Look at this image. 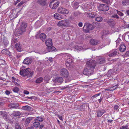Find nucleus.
<instances>
[{"label": "nucleus", "instance_id": "dca6fc26", "mask_svg": "<svg viewBox=\"0 0 129 129\" xmlns=\"http://www.w3.org/2000/svg\"><path fill=\"white\" fill-rule=\"evenodd\" d=\"M87 16L89 18L92 19L96 18L97 16V14L95 12L89 13L87 14Z\"/></svg>", "mask_w": 129, "mask_h": 129}, {"label": "nucleus", "instance_id": "c85d7f7f", "mask_svg": "<svg viewBox=\"0 0 129 129\" xmlns=\"http://www.w3.org/2000/svg\"><path fill=\"white\" fill-rule=\"evenodd\" d=\"M99 41L97 40L94 39H91L90 40V44L93 45H95L98 44L99 43Z\"/></svg>", "mask_w": 129, "mask_h": 129}, {"label": "nucleus", "instance_id": "0eeeda50", "mask_svg": "<svg viewBox=\"0 0 129 129\" xmlns=\"http://www.w3.org/2000/svg\"><path fill=\"white\" fill-rule=\"evenodd\" d=\"M93 28L92 25L88 23H85L83 28V30L85 31H86L87 32L88 31L90 30H92Z\"/></svg>", "mask_w": 129, "mask_h": 129}, {"label": "nucleus", "instance_id": "79ce46f5", "mask_svg": "<svg viewBox=\"0 0 129 129\" xmlns=\"http://www.w3.org/2000/svg\"><path fill=\"white\" fill-rule=\"evenodd\" d=\"M18 42L17 39H13L11 40V45L13 46L14 44Z\"/></svg>", "mask_w": 129, "mask_h": 129}, {"label": "nucleus", "instance_id": "69168bd1", "mask_svg": "<svg viewBox=\"0 0 129 129\" xmlns=\"http://www.w3.org/2000/svg\"><path fill=\"white\" fill-rule=\"evenodd\" d=\"M44 126V125L43 124H41L39 127V128L40 129H42Z\"/></svg>", "mask_w": 129, "mask_h": 129}, {"label": "nucleus", "instance_id": "39448f33", "mask_svg": "<svg viewBox=\"0 0 129 129\" xmlns=\"http://www.w3.org/2000/svg\"><path fill=\"white\" fill-rule=\"evenodd\" d=\"M94 70L86 66L85 68L83 71V73L84 74L87 75H90L93 74Z\"/></svg>", "mask_w": 129, "mask_h": 129}, {"label": "nucleus", "instance_id": "6e6d98bb", "mask_svg": "<svg viewBox=\"0 0 129 129\" xmlns=\"http://www.w3.org/2000/svg\"><path fill=\"white\" fill-rule=\"evenodd\" d=\"M101 95V93H98L96 94H95V95H93L92 96V97H94V98H96V97L100 95Z\"/></svg>", "mask_w": 129, "mask_h": 129}, {"label": "nucleus", "instance_id": "e433bc0d", "mask_svg": "<svg viewBox=\"0 0 129 129\" xmlns=\"http://www.w3.org/2000/svg\"><path fill=\"white\" fill-rule=\"evenodd\" d=\"M43 120V119L42 117H37L34 119V121H39L40 122L42 121Z\"/></svg>", "mask_w": 129, "mask_h": 129}, {"label": "nucleus", "instance_id": "09e8293b", "mask_svg": "<svg viewBox=\"0 0 129 129\" xmlns=\"http://www.w3.org/2000/svg\"><path fill=\"white\" fill-rule=\"evenodd\" d=\"M103 2L106 3L108 4H110V2L109 0H103Z\"/></svg>", "mask_w": 129, "mask_h": 129}, {"label": "nucleus", "instance_id": "680f3d73", "mask_svg": "<svg viewBox=\"0 0 129 129\" xmlns=\"http://www.w3.org/2000/svg\"><path fill=\"white\" fill-rule=\"evenodd\" d=\"M5 93L7 95H9L10 93V92L7 90L5 91Z\"/></svg>", "mask_w": 129, "mask_h": 129}, {"label": "nucleus", "instance_id": "37998d69", "mask_svg": "<svg viewBox=\"0 0 129 129\" xmlns=\"http://www.w3.org/2000/svg\"><path fill=\"white\" fill-rule=\"evenodd\" d=\"M2 114V117H3L5 119H7V113L6 112L3 111Z\"/></svg>", "mask_w": 129, "mask_h": 129}, {"label": "nucleus", "instance_id": "c756f323", "mask_svg": "<svg viewBox=\"0 0 129 129\" xmlns=\"http://www.w3.org/2000/svg\"><path fill=\"white\" fill-rule=\"evenodd\" d=\"M49 47H47L46 49L47 51L45 53L50 52H52L53 51L55 50V48L54 47L49 46Z\"/></svg>", "mask_w": 129, "mask_h": 129}, {"label": "nucleus", "instance_id": "20e7f679", "mask_svg": "<svg viewBox=\"0 0 129 129\" xmlns=\"http://www.w3.org/2000/svg\"><path fill=\"white\" fill-rule=\"evenodd\" d=\"M66 61L65 65L69 69H71L73 67V58L70 59L65 60Z\"/></svg>", "mask_w": 129, "mask_h": 129}, {"label": "nucleus", "instance_id": "1a4fd4ad", "mask_svg": "<svg viewBox=\"0 0 129 129\" xmlns=\"http://www.w3.org/2000/svg\"><path fill=\"white\" fill-rule=\"evenodd\" d=\"M60 75L63 77H67L68 76V72L67 69L63 68L60 70Z\"/></svg>", "mask_w": 129, "mask_h": 129}, {"label": "nucleus", "instance_id": "6ab92c4d", "mask_svg": "<svg viewBox=\"0 0 129 129\" xmlns=\"http://www.w3.org/2000/svg\"><path fill=\"white\" fill-rule=\"evenodd\" d=\"M107 23L111 26H113L115 24V22L113 19H109L107 21Z\"/></svg>", "mask_w": 129, "mask_h": 129}, {"label": "nucleus", "instance_id": "58836bf2", "mask_svg": "<svg viewBox=\"0 0 129 129\" xmlns=\"http://www.w3.org/2000/svg\"><path fill=\"white\" fill-rule=\"evenodd\" d=\"M78 3L76 2H74L73 4H72V6L73 7V8L75 9H77L79 6Z\"/></svg>", "mask_w": 129, "mask_h": 129}, {"label": "nucleus", "instance_id": "b1692460", "mask_svg": "<svg viewBox=\"0 0 129 129\" xmlns=\"http://www.w3.org/2000/svg\"><path fill=\"white\" fill-rule=\"evenodd\" d=\"M126 48L125 45L122 43H121L120 45L119 50L122 52H124L126 50Z\"/></svg>", "mask_w": 129, "mask_h": 129}, {"label": "nucleus", "instance_id": "0e129e2a", "mask_svg": "<svg viewBox=\"0 0 129 129\" xmlns=\"http://www.w3.org/2000/svg\"><path fill=\"white\" fill-rule=\"evenodd\" d=\"M58 117L59 118L60 120L62 121V117L61 116H60L58 115Z\"/></svg>", "mask_w": 129, "mask_h": 129}, {"label": "nucleus", "instance_id": "ea45409f", "mask_svg": "<svg viewBox=\"0 0 129 129\" xmlns=\"http://www.w3.org/2000/svg\"><path fill=\"white\" fill-rule=\"evenodd\" d=\"M43 80V78L42 77H40L38 78L36 80L37 83H39L42 82Z\"/></svg>", "mask_w": 129, "mask_h": 129}, {"label": "nucleus", "instance_id": "4468645a", "mask_svg": "<svg viewBox=\"0 0 129 129\" xmlns=\"http://www.w3.org/2000/svg\"><path fill=\"white\" fill-rule=\"evenodd\" d=\"M106 112V110L104 109H101L98 110L96 114L97 115L98 117H101L104 113Z\"/></svg>", "mask_w": 129, "mask_h": 129}, {"label": "nucleus", "instance_id": "4c0bfd02", "mask_svg": "<svg viewBox=\"0 0 129 129\" xmlns=\"http://www.w3.org/2000/svg\"><path fill=\"white\" fill-rule=\"evenodd\" d=\"M46 0H38V2L39 4L42 6H44L46 4Z\"/></svg>", "mask_w": 129, "mask_h": 129}, {"label": "nucleus", "instance_id": "603ef678", "mask_svg": "<svg viewBox=\"0 0 129 129\" xmlns=\"http://www.w3.org/2000/svg\"><path fill=\"white\" fill-rule=\"evenodd\" d=\"M117 87V85H115L114 86L112 87H111V89L112 90H115L116 89Z\"/></svg>", "mask_w": 129, "mask_h": 129}, {"label": "nucleus", "instance_id": "7c9ffc66", "mask_svg": "<svg viewBox=\"0 0 129 129\" xmlns=\"http://www.w3.org/2000/svg\"><path fill=\"white\" fill-rule=\"evenodd\" d=\"M63 55L65 60L69 59L73 57L71 56L70 54H69L65 53Z\"/></svg>", "mask_w": 129, "mask_h": 129}, {"label": "nucleus", "instance_id": "f03ea898", "mask_svg": "<svg viewBox=\"0 0 129 129\" xmlns=\"http://www.w3.org/2000/svg\"><path fill=\"white\" fill-rule=\"evenodd\" d=\"M96 64V61L92 60H90L87 61L86 66L94 70Z\"/></svg>", "mask_w": 129, "mask_h": 129}, {"label": "nucleus", "instance_id": "a18cd8bd", "mask_svg": "<svg viewBox=\"0 0 129 129\" xmlns=\"http://www.w3.org/2000/svg\"><path fill=\"white\" fill-rule=\"evenodd\" d=\"M15 129H21L20 126L18 123H16L15 124Z\"/></svg>", "mask_w": 129, "mask_h": 129}, {"label": "nucleus", "instance_id": "7ed1b4c3", "mask_svg": "<svg viewBox=\"0 0 129 129\" xmlns=\"http://www.w3.org/2000/svg\"><path fill=\"white\" fill-rule=\"evenodd\" d=\"M70 25L68 20H64L60 21L58 23V25L59 26L67 27Z\"/></svg>", "mask_w": 129, "mask_h": 129}, {"label": "nucleus", "instance_id": "a211bd4d", "mask_svg": "<svg viewBox=\"0 0 129 129\" xmlns=\"http://www.w3.org/2000/svg\"><path fill=\"white\" fill-rule=\"evenodd\" d=\"M45 44L47 47L49 46H52V41L51 39H49L47 40L45 42Z\"/></svg>", "mask_w": 129, "mask_h": 129}, {"label": "nucleus", "instance_id": "5701e85b", "mask_svg": "<svg viewBox=\"0 0 129 129\" xmlns=\"http://www.w3.org/2000/svg\"><path fill=\"white\" fill-rule=\"evenodd\" d=\"M2 42L4 43L6 47H7V45L9 44V41L6 37H4L3 38Z\"/></svg>", "mask_w": 129, "mask_h": 129}, {"label": "nucleus", "instance_id": "864d4df0", "mask_svg": "<svg viewBox=\"0 0 129 129\" xmlns=\"http://www.w3.org/2000/svg\"><path fill=\"white\" fill-rule=\"evenodd\" d=\"M128 1V0H125L124 1H123L122 2V4L123 5H126L127 4V2Z\"/></svg>", "mask_w": 129, "mask_h": 129}, {"label": "nucleus", "instance_id": "49530a36", "mask_svg": "<svg viewBox=\"0 0 129 129\" xmlns=\"http://www.w3.org/2000/svg\"><path fill=\"white\" fill-rule=\"evenodd\" d=\"M19 89L18 88L15 87L12 90L15 92H17L19 91Z\"/></svg>", "mask_w": 129, "mask_h": 129}, {"label": "nucleus", "instance_id": "f8f14e48", "mask_svg": "<svg viewBox=\"0 0 129 129\" xmlns=\"http://www.w3.org/2000/svg\"><path fill=\"white\" fill-rule=\"evenodd\" d=\"M32 59L30 57L26 58L24 60L23 63L25 64H30L32 62Z\"/></svg>", "mask_w": 129, "mask_h": 129}, {"label": "nucleus", "instance_id": "cd10ccee", "mask_svg": "<svg viewBox=\"0 0 129 129\" xmlns=\"http://www.w3.org/2000/svg\"><path fill=\"white\" fill-rule=\"evenodd\" d=\"M39 36L40 39L43 41L46 39V36L44 33L41 34Z\"/></svg>", "mask_w": 129, "mask_h": 129}, {"label": "nucleus", "instance_id": "2eb2a0df", "mask_svg": "<svg viewBox=\"0 0 129 129\" xmlns=\"http://www.w3.org/2000/svg\"><path fill=\"white\" fill-rule=\"evenodd\" d=\"M74 44L73 43H71V44L69 45L70 47H71V48H74L75 49L77 50L78 51H81L83 49V47L81 46L77 45L75 47H74L73 46Z\"/></svg>", "mask_w": 129, "mask_h": 129}, {"label": "nucleus", "instance_id": "774afa93", "mask_svg": "<svg viewBox=\"0 0 129 129\" xmlns=\"http://www.w3.org/2000/svg\"><path fill=\"white\" fill-rule=\"evenodd\" d=\"M26 129H34V128L33 126H32L30 127L27 128Z\"/></svg>", "mask_w": 129, "mask_h": 129}, {"label": "nucleus", "instance_id": "de8ad7c7", "mask_svg": "<svg viewBox=\"0 0 129 129\" xmlns=\"http://www.w3.org/2000/svg\"><path fill=\"white\" fill-rule=\"evenodd\" d=\"M128 126L126 125L124 126H122L120 127V129H128Z\"/></svg>", "mask_w": 129, "mask_h": 129}, {"label": "nucleus", "instance_id": "13d9d810", "mask_svg": "<svg viewBox=\"0 0 129 129\" xmlns=\"http://www.w3.org/2000/svg\"><path fill=\"white\" fill-rule=\"evenodd\" d=\"M83 23L81 22H79L78 24V25L80 27H82V26Z\"/></svg>", "mask_w": 129, "mask_h": 129}, {"label": "nucleus", "instance_id": "f3484780", "mask_svg": "<svg viewBox=\"0 0 129 129\" xmlns=\"http://www.w3.org/2000/svg\"><path fill=\"white\" fill-rule=\"evenodd\" d=\"M15 47L16 50L19 52L22 51L23 50L22 46L19 43L16 44L15 45Z\"/></svg>", "mask_w": 129, "mask_h": 129}, {"label": "nucleus", "instance_id": "9d476101", "mask_svg": "<svg viewBox=\"0 0 129 129\" xmlns=\"http://www.w3.org/2000/svg\"><path fill=\"white\" fill-rule=\"evenodd\" d=\"M98 8L101 11H106L109 9V7L106 5L103 4L100 5Z\"/></svg>", "mask_w": 129, "mask_h": 129}, {"label": "nucleus", "instance_id": "412c9836", "mask_svg": "<svg viewBox=\"0 0 129 129\" xmlns=\"http://www.w3.org/2000/svg\"><path fill=\"white\" fill-rule=\"evenodd\" d=\"M1 52L2 53L8 55L9 56H10L11 54V53L7 49H5L3 50Z\"/></svg>", "mask_w": 129, "mask_h": 129}, {"label": "nucleus", "instance_id": "052dcab7", "mask_svg": "<svg viewBox=\"0 0 129 129\" xmlns=\"http://www.w3.org/2000/svg\"><path fill=\"white\" fill-rule=\"evenodd\" d=\"M44 79L45 80H48L50 79L48 78L47 76H46L44 77Z\"/></svg>", "mask_w": 129, "mask_h": 129}, {"label": "nucleus", "instance_id": "6e6552de", "mask_svg": "<svg viewBox=\"0 0 129 129\" xmlns=\"http://www.w3.org/2000/svg\"><path fill=\"white\" fill-rule=\"evenodd\" d=\"M57 11L58 13L63 14H68L69 11L68 10L62 7H59L57 9Z\"/></svg>", "mask_w": 129, "mask_h": 129}, {"label": "nucleus", "instance_id": "3c124183", "mask_svg": "<svg viewBox=\"0 0 129 129\" xmlns=\"http://www.w3.org/2000/svg\"><path fill=\"white\" fill-rule=\"evenodd\" d=\"M119 106L118 105H115L114 106V109L115 110L117 111H119L118 110Z\"/></svg>", "mask_w": 129, "mask_h": 129}, {"label": "nucleus", "instance_id": "72a5a7b5", "mask_svg": "<svg viewBox=\"0 0 129 129\" xmlns=\"http://www.w3.org/2000/svg\"><path fill=\"white\" fill-rule=\"evenodd\" d=\"M54 18L56 19L60 20L62 19V17L58 13H55L54 15Z\"/></svg>", "mask_w": 129, "mask_h": 129}, {"label": "nucleus", "instance_id": "aec40b11", "mask_svg": "<svg viewBox=\"0 0 129 129\" xmlns=\"http://www.w3.org/2000/svg\"><path fill=\"white\" fill-rule=\"evenodd\" d=\"M18 104L16 103H11L9 105V107L12 108H15L19 106Z\"/></svg>", "mask_w": 129, "mask_h": 129}, {"label": "nucleus", "instance_id": "a19ab883", "mask_svg": "<svg viewBox=\"0 0 129 129\" xmlns=\"http://www.w3.org/2000/svg\"><path fill=\"white\" fill-rule=\"evenodd\" d=\"M114 11L115 13L116 12L120 16H122L124 15V14L122 13L115 9H114Z\"/></svg>", "mask_w": 129, "mask_h": 129}, {"label": "nucleus", "instance_id": "423d86ee", "mask_svg": "<svg viewBox=\"0 0 129 129\" xmlns=\"http://www.w3.org/2000/svg\"><path fill=\"white\" fill-rule=\"evenodd\" d=\"M59 4L58 2L56 0H52L50 2L49 6L50 8L52 9H56L58 6Z\"/></svg>", "mask_w": 129, "mask_h": 129}, {"label": "nucleus", "instance_id": "a878e982", "mask_svg": "<svg viewBox=\"0 0 129 129\" xmlns=\"http://www.w3.org/2000/svg\"><path fill=\"white\" fill-rule=\"evenodd\" d=\"M27 26L26 24L24 22H23L21 23L20 26V28L23 31L25 32L26 28Z\"/></svg>", "mask_w": 129, "mask_h": 129}, {"label": "nucleus", "instance_id": "4be33fe9", "mask_svg": "<svg viewBox=\"0 0 129 129\" xmlns=\"http://www.w3.org/2000/svg\"><path fill=\"white\" fill-rule=\"evenodd\" d=\"M21 114V113L19 111H14L11 114V115L12 117H16L19 116Z\"/></svg>", "mask_w": 129, "mask_h": 129}, {"label": "nucleus", "instance_id": "4d7b16f0", "mask_svg": "<svg viewBox=\"0 0 129 129\" xmlns=\"http://www.w3.org/2000/svg\"><path fill=\"white\" fill-rule=\"evenodd\" d=\"M24 3V2H23L22 1L20 3H19L18 4L17 6H18L19 7V6H21V5H22Z\"/></svg>", "mask_w": 129, "mask_h": 129}, {"label": "nucleus", "instance_id": "bb28decb", "mask_svg": "<svg viewBox=\"0 0 129 129\" xmlns=\"http://www.w3.org/2000/svg\"><path fill=\"white\" fill-rule=\"evenodd\" d=\"M85 8H86V11H90V9H91L93 6L92 5L90 4H85Z\"/></svg>", "mask_w": 129, "mask_h": 129}, {"label": "nucleus", "instance_id": "ddd939ff", "mask_svg": "<svg viewBox=\"0 0 129 129\" xmlns=\"http://www.w3.org/2000/svg\"><path fill=\"white\" fill-rule=\"evenodd\" d=\"M97 61L100 64H103L106 62V60L104 57H98L97 58Z\"/></svg>", "mask_w": 129, "mask_h": 129}, {"label": "nucleus", "instance_id": "e2e57ef3", "mask_svg": "<svg viewBox=\"0 0 129 129\" xmlns=\"http://www.w3.org/2000/svg\"><path fill=\"white\" fill-rule=\"evenodd\" d=\"M118 58H115L114 59H112V60H111V61H113V62H114L116 61H117V60H118Z\"/></svg>", "mask_w": 129, "mask_h": 129}, {"label": "nucleus", "instance_id": "2f4dec72", "mask_svg": "<svg viewBox=\"0 0 129 129\" xmlns=\"http://www.w3.org/2000/svg\"><path fill=\"white\" fill-rule=\"evenodd\" d=\"M24 32L20 28L17 29L16 31V35L18 36H19L21 35L23 32Z\"/></svg>", "mask_w": 129, "mask_h": 129}, {"label": "nucleus", "instance_id": "393cba45", "mask_svg": "<svg viewBox=\"0 0 129 129\" xmlns=\"http://www.w3.org/2000/svg\"><path fill=\"white\" fill-rule=\"evenodd\" d=\"M22 108L23 110L26 111H31L33 110L32 108L28 105L22 106Z\"/></svg>", "mask_w": 129, "mask_h": 129}, {"label": "nucleus", "instance_id": "c03bdc74", "mask_svg": "<svg viewBox=\"0 0 129 129\" xmlns=\"http://www.w3.org/2000/svg\"><path fill=\"white\" fill-rule=\"evenodd\" d=\"M103 18L101 17H96L95 19V20L98 22H101Z\"/></svg>", "mask_w": 129, "mask_h": 129}, {"label": "nucleus", "instance_id": "338daca9", "mask_svg": "<svg viewBox=\"0 0 129 129\" xmlns=\"http://www.w3.org/2000/svg\"><path fill=\"white\" fill-rule=\"evenodd\" d=\"M125 54V55H126V56H129V51H127L126 52Z\"/></svg>", "mask_w": 129, "mask_h": 129}, {"label": "nucleus", "instance_id": "9b49d317", "mask_svg": "<svg viewBox=\"0 0 129 129\" xmlns=\"http://www.w3.org/2000/svg\"><path fill=\"white\" fill-rule=\"evenodd\" d=\"M119 54L118 50L116 49H114L110 51L108 56L110 57L115 56Z\"/></svg>", "mask_w": 129, "mask_h": 129}, {"label": "nucleus", "instance_id": "8fccbe9b", "mask_svg": "<svg viewBox=\"0 0 129 129\" xmlns=\"http://www.w3.org/2000/svg\"><path fill=\"white\" fill-rule=\"evenodd\" d=\"M112 17L114 18H116V19H118L119 18L118 17L117 14H115L112 15Z\"/></svg>", "mask_w": 129, "mask_h": 129}, {"label": "nucleus", "instance_id": "5fc2aeb1", "mask_svg": "<svg viewBox=\"0 0 129 129\" xmlns=\"http://www.w3.org/2000/svg\"><path fill=\"white\" fill-rule=\"evenodd\" d=\"M120 40L119 39H118L116 41V43L117 45H118L120 43Z\"/></svg>", "mask_w": 129, "mask_h": 129}, {"label": "nucleus", "instance_id": "c9c22d12", "mask_svg": "<svg viewBox=\"0 0 129 129\" xmlns=\"http://www.w3.org/2000/svg\"><path fill=\"white\" fill-rule=\"evenodd\" d=\"M55 80L56 81H57L60 83H61L63 80V78L61 77L57 78Z\"/></svg>", "mask_w": 129, "mask_h": 129}, {"label": "nucleus", "instance_id": "f704fd0d", "mask_svg": "<svg viewBox=\"0 0 129 129\" xmlns=\"http://www.w3.org/2000/svg\"><path fill=\"white\" fill-rule=\"evenodd\" d=\"M34 122L33 124V126L35 127L36 128L38 127L40 124V123L38 121H34Z\"/></svg>", "mask_w": 129, "mask_h": 129}, {"label": "nucleus", "instance_id": "f257e3e1", "mask_svg": "<svg viewBox=\"0 0 129 129\" xmlns=\"http://www.w3.org/2000/svg\"><path fill=\"white\" fill-rule=\"evenodd\" d=\"M29 70L30 69L29 68L22 69L20 71V74L23 76H27L28 77L31 78L33 75L34 73L33 72H30Z\"/></svg>", "mask_w": 129, "mask_h": 129}, {"label": "nucleus", "instance_id": "473e14b6", "mask_svg": "<svg viewBox=\"0 0 129 129\" xmlns=\"http://www.w3.org/2000/svg\"><path fill=\"white\" fill-rule=\"evenodd\" d=\"M34 117H29L28 118H27L25 121V123L26 124H28L30 122L31 120H33V119Z\"/></svg>", "mask_w": 129, "mask_h": 129}, {"label": "nucleus", "instance_id": "bf43d9fd", "mask_svg": "<svg viewBox=\"0 0 129 129\" xmlns=\"http://www.w3.org/2000/svg\"><path fill=\"white\" fill-rule=\"evenodd\" d=\"M23 92L25 94H27L29 93V92L27 90H25Z\"/></svg>", "mask_w": 129, "mask_h": 129}]
</instances>
